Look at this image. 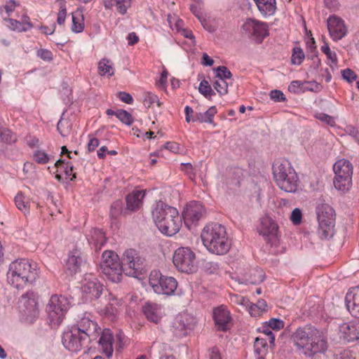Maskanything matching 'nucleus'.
Here are the masks:
<instances>
[{
    "label": "nucleus",
    "instance_id": "58836bf2",
    "mask_svg": "<svg viewBox=\"0 0 359 359\" xmlns=\"http://www.w3.org/2000/svg\"><path fill=\"white\" fill-rule=\"evenodd\" d=\"M55 166L58 168H64V172L67 177H69L71 180H74L76 178V173L73 172L74 166L69 161L65 162L64 160H58L55 162Z\"/></svg>",
    "mask_w": 359,
    "mask_h": 359
},
{
    "label": "nucleus",
    "instance_id": "c85d7f7f",
    "mask_svg": "<svg viewBox=\"0 0 359 359\" xmlns=\"http://www.w3.org/2000/svg\"><path fill=\"white\" fill-rule=\"evenodd\" d=\"M264 18L272 16L276 11V0H253Z\"/></svg>",
    "mask_w": 359,
    "mask_h": 359
},
{
    "label": "nucleus",
    "instance_id": "9b49d317",
    "mask_svg": "<svg viewBox=\"0 0 359 359\" xmlns=\"http://www.w3.org/2000/svg\"><path fill=\"white\" fill-rule=\"evenodd\" d=\"M172 261L181 272L191 273L196 269V254L189 248H177L175 251Z\"/></svg>",
    "mask_w": 359,
    "mask_h": 359
},
{
    "label": "nucleus",
    "instance_id": "e433bc0d",
    "mask_svg": "<svg viewBox=\"0 0 359 359\" xmlns=\"http://www.w3.org/2000/svg\"><path fill=\"white\" fill-rule=\"evenodd\" d=\"M20 6V3L15 0H7L5 4L0 6V15L3 18H8L15 8Z\"/></svg>",
    "mask_w": 359,
    "mask_h": 359
},
{
    "label": "nucleus",
    "instance_id": "0e129e2a",
    "mask_svg": "<svg viewBox=\"0 0 359 359\" xmlns=\"http://www.w3.org/2000/svg\"><path fill=\"white\" fill-rule=\"evenodd\" d=\"M342 77L344 79L351 83L355 81L357 78L355 73L350 69H346L341 72Z\"/></svg>",
    "mask_w": 359,
    "mask_h": 359
},
{
    "label": "nucleus",
    "instance_id": "5701e85b",
    "mask_svg": "<svg viewBox=\"0 0 359 359\" xmlns=\"http://www.w3.org/2000/svg\"><path fill=\"white\" fill-rule=\"evenodd\" d=\"M345 302L351 314L359 318V286L348 290L345 297Z\"/></svg>",
    "mask_w": 359,
    "mask_h": 359
},
{
    "label": "nucleus",
    "instance_id": "4c0bfd02",
    "mask_svg": "<svg viewBox=\"0 0 359 359\" xmlns=\"http://www.w3.org/2000/svg\"><path fill=\"white\" fill-rule=\"evenodd\" d=\"M98 71L101 76L107 75L108 76H111L114 74L111 62L106 58H103L99 62Z\"/></svg>",
    "mask_w": 359,
    "mask_h": 359
},
{
    "label": "nucleus",
    "instance_id": "4d7b16f0",
    "mask_svg": "<svg viewBox=\"0 0 359 359\" xmlns=\"http://www.w3.org/2000/svg\"><path fill=\"white\" fill-rule=\"evenodd\" d=\"M231 301L236 304L248 307L250 304V301L248 298L239 294H233L231 296Z\"/></svg>",
    "mask_w": 359,
    "mask_h": 359
},
{
    "label": "nucleus",
    "instance_id": "dca6fc26",
    "mask_svg": "<svg viewBox=\"0 0 359 359\" xmlns=\"http://www.w3.org/2000/svg\"><path fill=\"white\" fill-rule=\"evenodd\" d=\"M259 232L264 239L271 245H276L278 241V226L277 223L271 217L265 216L261 219Z\"/></svg>",
    "mask_w": 359,
    "mask_h": 359
},
{
    "label": "nucleus",
    "instance_id": "864d4df0",
    "mask_svg": "<svg viewBox=\"0 0 359 359\" xmlns=\"http://www.w3.org/2000/svg\"><path fill=\"white\" fill-rule=\"evenodd\" d=\"M37 57L46 62H51L53 60V53L48 49L41 48L36 51Z\"/></svg>",
    "mask_w": 359,
    "mask_h": 359
},
{
    "label": "nucleus",
    "instance_id": "f8f14e48",
    "mask_svg": "<svg viewBox=\"0 0 359 359\" xmlns=\"http://www.w3.org/2000/svg\"><path fill=\"white\" fill-rule=\"evenodd\" d=\"M144 259L133 249L126 250L123 255V272L126 275L137 277L142 273Z\"/></svg>",
    "mask_w": 359,
    "mask_h": 359
},
{
    "label": "nucleus",
    "instance_id": "cd10ccee",
    "mask_svg": "<svg viewBox=\"0 0 359 359\" xmlns=\"http://www.w3.org/2000/svg\"><path fill=\"white\" fill-rule=\"evenodd\" d=\"M145 196L143 190H135L126 197L127 209L131 211L138 210L142 205V201Z\"/></svg>",
    "mask_w": 359,
    "mask_h": 359
},
{
    "label": "nucleus",
    "instance_id": "4468645a",
    "mask_svg": "<svg viewBox=\"0 0 359 359\" xmlns=\"http://www.w3.org/2000/svg\"><path fill=\"white\" fill-rule=\"evenodd\" d=\"M64 346L72 352L79 351L86 344V334H82L79 330L72 328L65 332L62 338Z\"/></svg>",
    "mask_w": 359,
    "mask_h": 359
},
{
    "label": "nucleus",
    "instance_id": "412c9836",
    "mask_svg": "<svg viewBox=\"0 0 359 359\" xmlns=\"http://www.w3.org/2000/svg\"><path fill=\"white\" fill-rule=\"evenodd\" d=\"M86 264V258L80 250L76 249L69 253L66 262V267L71 274H75L79 272Z\"/></svg>",
    "mask_w": 359,
    "mask_h": 359
},
{
    "label": "nucleus",
    "instance_id": "ea45409f",
    "mask_svg": "<svg viewBox=\"0 0 359 359\" xmlns=\"http://www.w3.org/2000/svg\"><path fill=\"white\" fill-rule=\"evenodd\" d=\"M264 279V273L262 269L259 268H255L251 269L248 278H246V281L251 284H258L262 283Z\"/></svg>",
    "mask_w": 359,
    "mask_h": 359
},
{
    "label": "nucleus",
    "instance_id": "13d9d810",
    "mask_svg": "<svg viewBox=\"0 0 359 359\" xmlns=\"http://www.w3.org/2000/svg\"><path fill=\"white\" fill-rule=\"evenodd\" d=\"M269 96L271 100H273L274 102H284L286 100L285 95L281 90H271Z\"/></svg>",
    "mask_w": 359,
    "mask_h": 359
},
{
    "label": "nucleus",
    "instance_id": "7c9ffc66",
    "mask_svg": "<svg viewBox=\"0 0 359 359\" xmlns=\"http://www.w3.org/2000/svg\"><path fill=\"white\" fill-rule=\"evenodd\" d=\"M102 2L106 9H111L116 6L118 12L121 15L127 13L131 4V0H102Z\"/></svg>",
    "mask_w": 359,
    "mask_h": 359
},
{
    "label": "nucleus",
    "instance_id": "c03bdc74",
    "mask_svg": "<svg viewBox=\"0 0 359 359\" xmlns=\"http://www.w3.org/2000/svg\"><path fill=\"white\" fill-rule=\"evenodd\" d=\"M267 339L261 337H258L255 339L254 343V347L255 351L259 355H262L267 349Z\"/></svg>",
    "mask_w": 359,
    "mask_h": 359
},
{
    "label": "nucleus",
    "instance_id": "ddd939ff",
    "mask_svg": "<svg viewBox=\"0 0 359 359\" xmlns=\"http://www.w3.org/2000/svg\"><path fill=\"white\" fill-rule=\"evenodd\" d=\"M243 32L252 37L257 43H262L269 35V27L266 22L249 18L242 26Z\"/></svg>",
    "mask_w": 359,
    "mask_h": 359
},
{
    "label": "nucleus",
    "instance_id": "774afa93",
    "mask_svg": "<svg viewBox=\"0 0 359 359\" xmlns=\"http://www.w3.org/2000/svg\"><path fill=\"white\" fill-rule=\"evenodd\" d=\"M210 359H222L221 354L217 347H213L210 350Z\"/></svg>",
    "mask_w": 359,
    "mask_h": 359
},
{
    "label": "nucleus",
    "instance_id": "de8ad7c7",
    "mask_svg": "<svg viewBox=\"0 0 359 359\" xmlns=\"http://www.w3.org/2000/svg\"><path fill=\"white\" fill-rule=\"evenodd\" d=\"M1 141L0 142H5L11 144L15 142L17 140L16 136L11 132V130L7 128H1Z\"/></svg>",
    "mask_w": 359,
    "mask_h": 359
},
{
    "label": "nucleus",
    "instance_id": "5fc2aeb1",
    "mask_svg": "<svg viewBox=\"0 0 359 359\" xmlns=\"http://www.w3.org/2000/svg\"><path fill=\"white\" fill-rule=\"evenodd\" d=\"M267 325L271 330H280L284 327V322L280 319L271 318L268 322H266Z\"/></svg>",
    "mask_w": 359,
    "mask_h": 359
},
{
    "label": "nucleus",
    "instance_id": "f3484780",
    "mask_svg": "<svg viewBox=\"0 0 359 359\" xmlns=\"http://www.w3.org/2000/svg\"><path fill=\"white\" fill-rule=\"evenodd\" d=\"M212 318L217 330L226 332L231 329L232 318L230 311L222 305L213 309Z\"/></svg>",
    "mask_w": 359,
    "mask_h": 359
},
{
    "label": "nucleus",
    "instance_id": "20e7f679",
    "mask_svg": "<svg viewBox=\"0 0 359 359\" xmlns=\"http://www.w3.org/2000/svg\"><path fill=\"white\" fill-rule=\"evenodd\" d=\"M201 237L203 245L212 254L225 255L231 248V241L227 236L226 228L222 224L212 223L206 225Z\"/></svg>",
    "mask_w": 359,
    "mask_h": 359
},
{
    "label": "nucleus",
    "instance_id": "338daca9",
    "mask_svg": "<svg viewBox=\"0 0 359 359\" xmlns=\"http://www.w3.org/2000/svg\"><path fill=\"white\" fill-rule=\"evenodd\" d=\"M263 332L267 337V340H269L270 344H273L275 341V335L271 331V329L266 325L263 327Z\"/></svg>",
    "mask_w": 359,
    "mask_h": 359
},
{
    "label": "nucleus",
    "instance_id": "603ef678",
    "mask_svg": "<svg viewBox=\"0 0 359 359\" xmlns=\"http://www.w3.org/2000/svg\"><path fill=\"white\" fill-rule=\"evenodd\" d=\"M215 79H222L224 80L230 79L231 77V73L229 69L224 66H220L216 69Z\"/></svg>",
    "mask_w": 359,
    "mask_h": 359
},
{
    "label": "nucleus",
    "instance_id": "e2e57ef3",
    "mask_svg": "<svg viewBox=\"0 0 359 359\" xmlns=\"http://www.w3.org/2000/svg\"><path fill=\"white\" fill-rule=\"evenodd\" d=\"M302 214L301 210L299 208L294 209L290 216L292 222L295 225L299 224L302 222Z\"/></svg>",
    "mask_w": 359,
    "mask_h": 359
},
{
    "label": "nucleus",
    "instance_id": "8fccbe9b",
    "mask_svg": "<svg viewBox=\"0 0 359 359\" xmlns=\"http://www.w3.org/2000/svg\"><path fill=\"white\" fill-rule=\"evenodd\" d=\"M304 59V53L302 49L300 48H293V53L292 55V64L299 65L302 63Z\"/></svg>",
    "mask_w": 359,
    "mask_h": 359
},
{
    "label": "nucleus",
    "instance_id": "bb28decb",
    "mask_svg": "<svg viewBox=\"0 0 359 359\" xmlns=\"http://www.w3.org/2000/svg\"><path fill=\"white\" fill-rule=\"evenodd\" d=\"M142 309L146 318L155 323H158L163 314L162 306L155 303L147 302Z\"/></svg>",
    "mask_w": 359,
    "mask_h": 359
},
{
    "label": "nucleus",
    "instance_id": "69168bd1",
    "mask_svg": "<svg viewBox=\"0 0 359 359\" xmlns=\"http://www.w3.org/2000/svg\"><path fill=\"white\" fill-rule=\"evenodd\" d=\"M118 97L120 100L126 104H132L133 102V98L132 95L126 92H119L118 93Z\"/></svg>",
    "mask_w": 359,
    "mask_h": 359
},
{
    "label": "nucleus",
    "instance_id": "052dcab7",
    "mask_svg": "<svg viewBox=\"0 0 359 359\" xmlns=\"http://www.w3.org/2000/svg\"><path fill=\"white\" fill-rule=\"evenodd\" d=\"M315 117L324 122V123H326L327 124L332 126L334 125L335 123V121L334 119V118L330 115H327L326 114H324V113H318L315 115Z\"/></svg>",
    "mask_w": 359,
    "mask_h": 359
},
{
    "label": "nucleus",
    "instance_id": "f704fd0d",
    "mask_svg": "<svg viewBox=\"0 0 359 359\" xmlns=\"http://www.w3.org/2000/svg\"><path fill=\"white\" fill-rule=\"evenodd\" d=\"M90 238L88 242L93 244L96 248L100 249L102 246L106 243V238L104 233L98 229H94L90 231Z\"/></svg>",
    "mask_w": 359,
    "mask_h": 359
},
{
    "label": "nucleus",
    "instance_id": "423d86ee",
    "mask_svg": "<svg viewBox=\"0 0 359 359\" xmlns=\"http://www.w3.org/2000/svg\"><path fill=\"white\" fill-rule=\"evenodd\" d=\"M69 308V301L62 295L53 294L46 306L48 320L53 326H58L62 322Z\"/></svg>",
    "mask_w": 359,
    "mask_h": 359
},
{
    "label": "nucleus",
    "instance_id": "09e8293b",
    "mask_svg": "<svg viewBox=\"0 0 359 359\" xmlns=\"http://www.w3.org/2000/svg\"><path fill=\"white\" fill-rule=\"evenodd\" d=\"M198 90L199 92L205 97H210L212 95H215V93L212 90L210 85L205 80H203L201 82Z\"/></svg>",
    "mask_w": 359,
    "mask_h": 359
},
{
    "label": "nucleus",
    "instance_id": "a211bd4d",
    "mask_svg": "<svg viewBox=\"0 0 359 359\" xmlns=\"http://www.w3.org/2000/svg\"><path fill=\"white\" fill-rule=\"evenodd\" d=\"M19 307L27 320L32 321L39 314L37 302L33 294L22 295L19 301Z\"/></svg>",
    "mask_w": 359,
    "mask_h": 359
},
{
    "label": "nucleus",
    "instance_id": "473e14b6",
    "mask_svg": "<svg viewBox=\"0 0 359 359\" xmlns=\"http://www.w3.org/2000/svg\"><path fill=\"white\" fill-rule=\"evenodd\" d=\"M251 316L259 317L267 311V304L264 299H259L257 304H251L246 307Z\"/></svg>",
    "mask_w": 359,
    "mask_h": 359
},
{
    "label": "nucleus",
    "instance_id": "0eeeda50",
    "mask_svg": "<svg viewBox=\"0 0 359 359\" xmlns=\"http://www.w3.org/2000/svg\"><path fill=\"white\" fill-rule=\"evenodd\" d=\"M100 267L102 273L113 283H118L123 277V261L120 262L117 254L106 250L102 253Z\"/></svg>",
    "mask_w": 359,
    "mask_h": 359
},
{
    "label": "nucleus",
    "instance_id": "7ed1b4c3",
    "mask_svg": "<svg viewBox=\"0 0 359 359\" xmlns=\"http://www.w3.org/2000/svg\"><path fill=\"white\" fill-rule=\"evenodd\" d=\"M151 214L153 220L162 233L172 236L180 231L182 222L175 208L158 201Z\"/></svg>",
    "mask_w": 359,
    "mask_h": 359
},
{
    "label": "nucleus",
    "instance_id": "79ce46f5",
    "mask_svg": "<svg viewBox=\"0 0 359 359\" xmlns=\"http://www.w3.org/2000/svg\"><path fill=\"white\" fill-rule=\"evenodd\" d=\"M33 160L39 164H46L50 160V156L44 151L36 149L33 152Z\"/></svg>",
    "mask_w": 359,
    "mask_h": 359
},
{
    "label": "nucleus",
    "instance_id": "2f4dec72",
    "mask_svg": "<svg viewBox=\"0 0 359 359\" xmlns=\"http://www.w3.org/2000/svg\"><path fill=\"white\" fill-rule=\"evenodd\" d=\"M72 25L71 30L74 33H81L84 29V17L83 11L77 9L72 14Z\"/></svg>",
    "mask_w": 359,
    "mask_h": 359
},
{
    "label": "nucleus",
    "instance_id": "37998d69",
    "mask_svg": "<svg viewBox=\"0 0 359 359\" xmlns=\"http://www.w3.org/2000/svg\"><path fill=\"white\" fill-rule=\"evenodd\" d=\"M212 86L221 96L228 93L229 84L226 80L222 79H215Z\"/></svg>",
    "mask_w": 359,
    "mask_h": 359
},
{
    "label": "nucleus",
    "instance_id": "aec40b11",
    "mask_svg": "<svg viewBox=\"0 0 359 359\" xmlns=\"http://www.w3.org/2000/svg\"><path fill=\"white\" fill-rule=\"evenodd\" d=\"M339 335L347 342L359 339V320L341 324L339 326Z\"/></svg>",
    "mask_w": 359,
    "mask_h": 359
},
{
    "label": "nucleus",
    "instance_id": "bf43d9fd",
    "mask_svg": "<svg viewBox=\"0 0 359 359\" xmlns=\"http://www.w3.org/2000/svg\"><path fill=\"white\" fill-rule=\"evenodd\" d=\"M122 205L121 201L114 202L110 209V215L112 217L116 218L121 214Z\"/></svg>",
    "mask_w": 359,
    "mask_h": 359
},
{
    "label": "nucleus",
    "instance_id": "b1692460",
    "mask_svg": "<svg viewBox=\"0 0 359 359\" xmlns=\"http://www.w3.org/2000/svg\"><path fill=\"white\" fill-rule=\"evenodd\" d=\"M4 21L7 22L8 28L14 32H25L33 27L30 18L27 14L22 15L20 20L8 18H4Z\"/></svg>",
    "mask_w": 359,
    "mask_h": 359
},
{
    "label": "nucleus",
    "instance_id": "2eb2a0df",
    "mask_svg": "<svg viewBox=\"0 0 359 359\" xmlns=\"http://www.w3.org/2000/svg\"><path fill=\"white\" fill-rule=\"evenodd\" d=\"M81 291L87 299L98 298L102 292V285L92 273L86 274L81 283Z\"/></svg>",
    "mask_w": 359,
    "mask_h": 359
},
{
    "label": "nucleus",
    "instance_id": "f03ea898",
    "mask_svg": "<svg viewBox=\"0 0 359 359\" xmlns=\"http://www.w3.org/2000/svg\"><path fill=\"white\" fill-rule=\"evenodd\" d=\"M39 276L36 263L27 259H18L12 262L7 272V281L18 289L33 283Z\"/></svg>",
    "mask_w": 359,
    "mask_h": 359
},
{
    "label": "nucleus",
    "instance_id": "39448f33",
    "mask_svg": "<svg viewBox=\"0 0 359 359\" xmlns=\"http://www.w3.org/2000/svg\"><path fill=\"white\" fill-rule=\"evenodd\" d=\"M273 174L277 185L282 190L286 192H295L297 190L299 178L288 160H276L273 164Z\"/></svg>",
    "mask_w": 359,
    "mask_h": 359
},
{
    "label": "nucleus",
    "instance_id": "9d476101",
    "mask_svg": "<svg viewBox=\"0 0 359 359\" xmlns=\"http://www.w3.org/2000/svg\"><path fill=\"white\" fill-rule=\"evenodd\" d=\"M319 231L325 238L332 237L335 225L334 209L328 204H318L316 208Z\"/></svg>",
    "mask_w": 359,
    "mask_h": 359
},
{
    "label": "nucleus",
    "instance_id": "a18cd8bd",
    "mask_svg": "<svg viewBox=\"0 0 359 359\" xmlns=\"http://www.w3.org/2000/svg\"><path fill=\"white\" fill-rule=\"evenodd\" d=\"M60 1V8L57 13V23L59 25H64L67 18V7L65 0H57Z\"/></svg>",
    "mask_w": 359,
    "mask_h": 359
},
{
    "label": "nucleus",
    "instance_id": "6ab92c4d",
    "mask_svg": "<svg viewBox=\"0 0 359 359\" xmlns=\"http://www.w3.org/2000/svg\"><path fill=\"white\" fill-rule=\"evenodd\" d=\"M327 28L330 36L334 41L341 39L346 34L347 29L344 21L336 15L328 18Z\"/></svg>",
    "mask_w": 359,
    "mask_h": 359
},
{
    "label": "nucleus",
    "instance_id": "72a5a7b5",
    "mask_svg": "<svg viewBox=\"0 0 359 359\" xmlns=\"http://www.w3.org/2000/svg\"><path fill=\"white\" fill-rule=\"evenodd\" d=\"M217 114L215 107H210L206 111L196 113L192 117V121H198L200 123H212L215 115Z\"/></svg>",
    "mask_w": 359,
    "mask_h": 359
},
{
    "label": "nucleus",
    "instance_id": "393cba45",
    "mask_svg": "<svg viewBox=\"0 0 359 359\" xmlns=\"http://www.w3.org/2000/svg\"><path fill=\"white\" fill-rule=\"evenodd\" d=\"M99 346L102 352L108 358H110L114 351V337L111 331L105 329L102 332L99 339Z\"/></svg>",
    "mask_w": 359,
    "mask_h": 359
},
{
    "label": "nucleus",
    "instance_id": "680f3d73",
    "mask_svg": "<svg viewBox=\"0 0 359 359\" xmlns=\"http://www.w3.org/2000/svg\"><path fill=\"white\" fill-rule=\"evenodd\" d=\"M327 64L332 69H334L337 67V57L334 51H331L326 55Z\"/></svg>",
    "mask_w": 359,
    "mask_h": 359
},
{
    "label": "nucleus",
    "instance_id": "4be33fe9",
    "mask_svg": "<svg viewBox=\"0 0 359 359\" xmlns=\"http://www.w3.org/2000/svg\"><path fill=\"white\" fill-rule=\"evenodd\" d=\"M123 302L121 299H117L110 294L107 304L103 309H101L100 311L106 317L114 320L123 310Z\"/></svg>",
    "mask_w": 359,
    "mask_h": 359
},
{
    "label": "nucleus",
    "instance_id": "f257e3e1",
    "mask_svg": "<svg viewBox=\"0 0 359 359\" xmlns=\"http://www.w3.org/2000/svg\"><path fill=\"white\" fill-rule=\"evenodd\" d=\"M292 339L299 352L309 358L325 353L328 348L326 334L313 326L299 327L293 333Z\"/></svg>",
    "mask_w": 359,
    "mask_h": 359
},
{
    "label": "nucleus",
    "instance_id": "c756f323",
    "mask_svg": "<svg viewBox=\"0 0 359 359\" xmlns=\"http://www.w3.org/2000/svg\"><path fill=\"white\" fill-rule=\"evenodd\" d=\"M97 325L96 323L90 320L89 318H82L79 323L78 327H74L75 330H79L82 334H86V340L95 335Z\"/></svg>",
    "mask_w": 359,
    "mask_h": 359
},
{
    "label": "nucleus",
    "instance_id": "6e6d98bb",
    "mask_svg": "<svg viewBox=\"0 0 359 359\" xmlns=\"http://www.w3.org/2000/svg\"><path fill=\"white\" fill-rule=\"evenodd\" d=\"M181 170L189 177L191 180L196 177V172L191 163H182Z\"/></svg>",
    "mask_w": 359,
    "mask_h": 359
},
{
    "label": "nucleus",
    "instance_id": "6e6552de",
    "mask_svg": "<svg viewBox=\"0 0 359 359\" xmlns=\"http://www.w3.org/2000/svg\"><path fill=\"white\" fill-rule=\"evenodd\" d=\"M353 165L347 159L341 158L333 165L334 172V186L341 191H348L352 185Z\"/></svg>",
    "mask_w": 359,
    "mask_h": 359
},
{
    "label": "nucleus",
    "instance_id": "a878e982",
    "mask_svg": "<svg viewBox=\"0 0 359 359\" xmlns=\"http://www.w3.org/2000/svg\"><path fill=\"white\" fill-rule=\"evenodd\" d=\"M204 212V207L201 203L192 202L187 207L184 214V219L192 223L196 222L203 217Z\"/></svg>",
    "mask_w": 359,
    "mask_h": 359
},
{
    "label": "nucleus",
    "instance_id": "3c124183",
    "mask_svg": "<svg viewBox=\"0 0 359 359\" xmlns=\"http://www.w3.org/2000/svg\"><path fill=\"white\" fill-rule=\"evenodd\" d=\"M128 339L126 337L124 334L119 332L116 335L115 348L117 351H121L126 346Z\"/></svg>",
    "mask_w": 359,
    "mask_h": 359
},
{
    "label": "nucleus",
    "instance_id": "49530a36",
    "mask_svg": "<svg viewBox=\"0 0 359 359\" xmlns=\"http://www.w3.org/2000/svg\"><path fill=\"white\" fill-rule=\"evenodd\" d=\"M116 116L124 124L130 126L133 123V118L130 113L123 109L116 111Z\"/></svg>",
    "mask_w": 359,
    "mask_h": 359
},
{
    "label": "nucleus",
    "instance_id": "a19ab883",
    "mask_svg": "<svg viewBox=\"0 0 359 359\" xmlns=\"http://www.w3.org/2000/svg\"><path fill=\"white\" fill-rule=\"evenodd\" d=\"M143 103L147 108L152 107L154 104H156L158 107H161L162 104L158 96L151 92H147L144 94Z\"/></svg>",
    "mask_w": 359,
    "mask_h": 359
},
{
    "label": "nucleus",
    "instance_id": "c9c22d12",
    "mask_svg": "<svg viewBox=\"0 0 359 359\" xmlns=\"http://www.w3.org/2000/svg\"><path fill=\"white\" fill-rule=\"evenodd\" d=\"M14 201L18 210L25 214L29 212V198L25 196L22 192H18L15 196Z\"/></svg>",
    "mask_w": 359,
    "mask_h": 359
},
{
    "label": "nucleus",
    "instance_id": "1a4fd4ad",
    "mask_svg": "<svg viewBox=\"0 0 359 359\" xmlns=\"http://www.w3.org/2000/svg\"><path fill=\"white\" fill-rule=\"evenodd\" d=\"M149 284L154 292L171 295L177 287V281L171 276H163L158 271H152L149 277Z\"/></svg>",
    "mask_w": 359,
    "mask_h": 359
}]
</instances>
